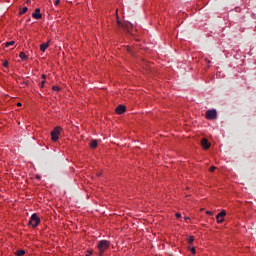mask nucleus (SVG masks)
<instances>
[{"mask_svg": "<svg viewBox=\"0 0 256 256\" xmlns=\"http://www.w3.org/2000/svg\"><path fill=\"white\" fill-rule=\"evenodd\" d=\"M110 247V241L108 240H100L97 243V249L99 250L98 256H103L105 251L109 249Z\"/></svg>", "mask_w": 256, "mask_h": 256, "instance_id": "nucleus-1", "label": "nucleus"}, {"mask_svg": "<svg viewBox=\"0 0 256 256\" xmlns=\"http://www.w3.org/2000/svg\"><path fill=\"white\" fill-rule=\"evenodd\" d=\"M62 128L60 126H57L51 131V140L53 142H57L59 140V135L61 134Z\"/></svg>", "mask_w": 256, "mask_h": 256, "instance_id": "nucleus-2", "label": "nucleus"}, {"mask_svg": "<svg viewBox=\"0 0 256 256\" xmlns=\"http://www.w3.org/2000/svg\"><path fill=\"white\" fill-rule=\"evenodd\" d=\"M41 220L38 217V215L35 213L31 216V219L29 221V225H31L34 229L35 227H38V225L40 224Z\"/></svg>", "mask_w": 256, "mask_h": 256, "instance_id": "nucleus-3", "label": "nucleus"}, {"mask_svg": "<svg viewBox=\"0 0 256 256\" xmlns=\"http://www.w3.org/2000/svg\"><path fill=\"white\" fill-rule=\"evenodd\" d=\"M206 119H217V111L216 110H208L206 112Z\"/></svg>", "mask_w": 256, "mask_h": 256, "instance_id": "nucleus-4", "label": "nucleus"}, {"mask_svg": "<svg viewBox=\"0 0 256 256\" xmlns=\"http://www.w3.org/2000/svg\"><path fill=\"white\" fill-rule=\"evenodd\" d=\"M201 147H202L204 150H208V149L211 147V144H210V142L208 141L207 138H202V139H201Z\"/></svg>", "mask_w": 256, "mask_h": 256, "instance_id": "nucleus-5", "label": "nucleus"}, {"mask_svg": "<svg viewBox=\"0 0 256 256\" xmlns=\"http://www.w3.org/2000/svg\"><path fill=\"white\" fill-rule=\"evenodd\" d=\"M32 17L36 20H41L42 19V14H41V9L37 8L35 12L32 14Z\"/></svg>", "mask_w": 256, "mask_h": 256, "instance_id": "nucleus-6", "label": "nucleus"}, {"mask_svg": "<svg viewBox=\"0 0 256 256\" xmlns=\"http://www.w3.org/2000/svg\"><path fill=\"white\" fill-rule=\"evenodd\" d=\"M225 215H227V213L225 211H222L219 214H217V216H216L217 223H219V224L223 223V221H225V219H223V217H225ZM220 218H222V219L220 220Z\"/></svg>", "mask_w": 256, "mask_h": 256, "instance_id": "nucleus-7", "label": "nucleus"}, {"mask_svg": "<svg viewBox=\"0 0 256 256\" xmlns=\"http://www.w3.org/2000/svg\"><path fill=\"white\" fill-rule=\"evenodd\" d=\"M126 111V107L123 105H120L116 108V113L123 114Z\"/></svg>", "mask_w": 256, "mask_h": 256, "instance_id": "nucleus-8", "label": "nucleus"}, {"mask_svg": "<svg viewBox=\"0 0 256 256\" xmlns=\"http://www.w3.org/2000/svg\"><path fill=\"white\" fill-rule=\"evenodd\" d=\"M117 24H118V26L119 27H122V28H124L125 30H127V32H130V29H129V27L127 26V25H123V23H121V21H117Z\"/></svg>", "mask_w": 256, "mask_h": 256, "instance_id": "nucleus-9", "label": "nucleus"}, {"mask_svg": "<svg viewBox=\"0 0 256 256\" xmlns=\"http://www.w3.org/2000/svg\"><path fill=\"white\" fill-rule=\"evenodd\" d=\"M48 47L49 43H43L42 45H40V51L45 52Z\"/></svg>", "mask_w": 256, "mask_h": 256, "instance_id": "nucleus-10", "label": "nucleus"}, {"mask_svg": "<svg viewBox=\"0 0 256 256\" xmlns=\"http://www.w3.org/2000/svg\"><path fill=\"white\" fill-rule=\"evenodd\" d=\"M97 146H98L97 140H92V141H91V144H90V147H91L92 149H96Z\"/></svg>", "mask_w": 256, "mask_h": 256, "instance_id": "nucleus-11", "label": "nucleus"}, {"mask_svg": "<svg viewBox=\"0 0 256 256\" xmlns=\"http://www.w3.org/2000/svg\"><path fill=\"white\" fill-rule=\"evenodd\" d=\"M16 255L17 256H24L25 255V250H17Z\"/></svg>", "mask_w": 256, "mask_h": 256, "instance_id": "nucleus-12", "label": "nucleus"}, {"mask_svg": "<svg viewBox=\"0 0 256 256\" xmlns=\"http://www.w3.org/2000/svg\"><path fill=\"white\" fill-rule=\"evenodd\" d=\"M19 57L22 59V60H26L28 58V56L24 53V52H21Z\"/></svg>", "mask_w": 256, "mask_h": 256, "instance_id": "nucleus-13", "label": "nucleus"}, {"mask_svg": "<svg viewBox=\"0 0 256 256\" xmlns=\"http://www.w3.org/2000/svg\"><path fill=\"white\" fill-rule=\"evenodd\" d=\"M27 11H28V8H27V7H24L22 10H20L19 15H20V16H21V15H24V13H27Z\"/></svg>", "mask_w": 256, "mask_h": 256, "instance_id": "nucleus-14", "label": "nucleus"}, {"mask_svg": "<svg viewBox=\"0 0 256 256\" xmlns=\"http://www.w3.org/2000/svg\"><path fill=\"white\" fill-rule=\"evenodd\" d=\"M13 45H15L14 40H12L11 42H7V43L5 44V47H6V48H9L10 46H13Z\"/></svg>", "mask_w": 256, "mask_h": 256, "instance_id": "nucleus-15", "label": "nucleus"}, {"mask_svg": "<svg viewBox=\"0 0 256 256\" xmlns=\"http://www.w3.org/2000/svg\"><path fill=\"white\" fill-rule=\"evenodd\" d=\"M52 89H53V91H55V92H59L60 91V87L59 86H54V87H52Z\"/></svg>", "mask_w": 256, "mask_h": 256, "instance_id": "nucleus-16", "label": "nucleus"}, {"mask_svg": "<svg viewBox=\"0 0 256 256\" xmlns=\"http://www.w3.org/2000/svg\"><path fill=\"white\" fill-rule=\"evenodd\" d=\"M193 242H194V237H190V238L188 239V243L191 245V244H193Z\"/></svg>", "mask_w": 256, "mask_h": 256, "instance_id": "nucleus-17", "label": "nucleus"}, {"mask_svg": "<svg viewBox=\"0 0 256 256\" xmlns=\"http://www.w3.org/2000/svg\"><path fill=\"white\" fill-rule=\"evenodd\" d=\"M209 171H210L211 173H214V171H216V167H215V166L210 167Z\"/></svg>", "mask_w": 256, "mask_h": 256, "instance_id": "nucleus-18", "label": "nucleus"}, {"mask_svg": "<svg viewBox=\"0 0 256 256\" xmlns=\"http://www.w3.org/2000/svg\"><path fill=\"white\" fill-rule=\"evenodd\" d=\"M45 83H46V81L45 80H43L41 83H40V88H44V86H45Z\"/></svg>", "mask_w": 256, "mask_h": 256, "instance_id": "nucleus-19", "label": "nucleus"}, {"mask_svg": "<svg viewBox=\"0 0 256 256\" xmlns=\"http://www.w3.org/2000/svg\"><path fill=\"white\" fill-rule=\"evenodd\" d=\"M191 253L194 254V255L196 254V249H195V247H192V248H191Z\"/></svg>", "mask_w": 256, "mask_h": 256, "instance_id": "nucleus-20", "label": "nucleus"}, {"mask_svg": "<svg viewBox=\"0 0 256 256\" xmlns=\"http://www.w3.org/2000/svg\"><path fill=\"white\" fill-rule=\"evenodd\" d=\"M3 66H4V67H9V62H8V61L4 62V63H3Z\"/></svg>", "mask_w": 256, "mask_h": 256, "instance_id": "nucleus-21", "label": "nucleus"}, {"mask_svg": "<svg viewBox=\"0 0 256 256\" xmlns=\"http://www.w3.org/2000/svg\"><path fill=\"white\" fill-rule=\"evenodd\" d=\"M54 4L55 6H58L60 4V0H55Z\"/></svg>", "mask_w": 256, "mask_h": 256, "instance_id": "nucleus-22", "label": "nucleus"}, {"mask_svg": "<svg viewBox=\"0 0 256 256\" xmlns=\"http://www.w3.org/2000/svg\"><path fill=\"white\" fill-rule=\"evenodd\" d=\"M206 214H208V215H213V212L206 211Z\"/></svg>", "mask_w": 256, "mask_h": 256, "instance_id": "nucleus-23", "label": "nucleus"}, {"mask_svg": "<svg viewBox=\"0 0 256 256\" xmlns=\"http://www.w3.org/2000/svg\"><path fill=\"white\" fill-rule=\"evenodd\" d=\"M176 217L177 218H181V214L180 213H176Z\"/></svg>", "mask_w": 256, "mask_h": 256, "instance_id": "nucleus-24", "label": "nucleus"}, {"mask_svg": "<svg viewBox=\"0 0 256 256\" xmlns=\"http://www.w3.org/2000/svg\"><path fill=\"white\" fill-rule=\"evenodd\" d=\"M42 79L46 80V75L45 74L42 75Z\"/></svg>", "mask_w": 256, "mask_h": 256, "instance_id": "nucleus-25", "label": "nucleus"}, {"mask_svg": "<svg viewBox=\"0 0 256 256\" xmlns=\"http://www.w3.org/2000/svg\"><path fill=\"white\" fill-rule=\"evenodd\" d=\"M17 106L21 107V106H22V104H21V103H17Z\"/></svg>", "mask_w": 256, "mask_h": 256, "instance_id": "nucleus-26", "label": "nucleus"}, {"mask_svg": "<svg viewBox=\"0 0 256 256\" xmlns=\"http://www.w3.org/2000/svg\"><path fill=\"white\" fill-rule=\"evenodd\" d=\"M184 219H185L186 221H187V220H190V218H189V217H185Z\"/></svg>", "mask_w": 256, "mask_h": 256, "instance_id": "nucleus-27", "label": "nucleus"}, {"mask_svg": "<svg viewBox=\"0 0 256 256\" xmlns=\"http://www.w3.org/2000/svg\"><path fill=\"white\" fill-rule=\"evenodd\" d=\"M92 252H89V254H87L86 256H91Z\"/></svg>", "mask_w": 256, "mask_h": 256, "instance_id": "nucleus-28", "label": "nucleus"}, {"mask_svg": "<svg viewBox=\"0 0 256 256\" xmlns=\"http://www.w3.org/2000/svg\"><path fill=\"white\" fill-rule=\"evenodd\" d=\"M100 176H101V173H98V174H97V177H100Z\"/></svg>", "mask_w": 256, "mask_h": 256, "instance_id": "nucleus-29", "label": "nucleus"}, {"mask_svg": "<svg viewBox=\"0 0 256 256\" xmlns=\"http://www.w3.org/2000/svg\"><path fill=\"white\" fill-rule=\"evenodd\" d=\"M30 2H31V0H28V1H27V3H30Z\"/></svg>", "mask_w": 256, "mask_h": 256, "instance_id": "nucleus-30", "label": "nucleus"}, {"mask_svg": "<svg viewBox=\"0 0 256 256\" xmlns=\"http://www.w3.org/2000/svg\"><path fill=\"white\" fill-rule=\"evenodd\" d=\"M223 218H219V220H222Z\"/></svg>", "mask_w": 256, "mask_h": 256, "instance_id": "nucleus-31", "label": "nucleus"}, {"mask_svg": "<svg viewBox=\"0 0 256 256\" xmlns=\"http://www.w3.org/2000/svg\"><path fill=\"white\" fill-rule=\"evenodd\" d=\"M128 52H130V50L128 49Z\"/></svg>", "mask_w": 256, "mask_h": 256, "instance_id": "nucleus-32", "label": "nucleus"}]
</instances>
